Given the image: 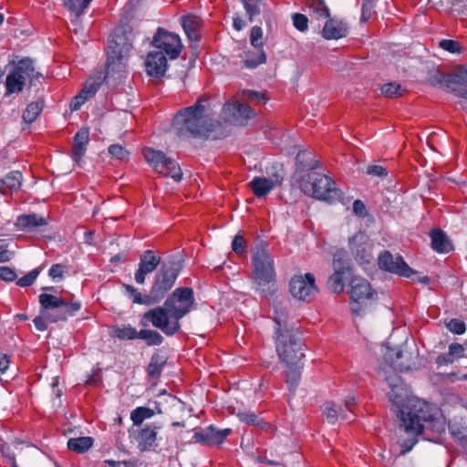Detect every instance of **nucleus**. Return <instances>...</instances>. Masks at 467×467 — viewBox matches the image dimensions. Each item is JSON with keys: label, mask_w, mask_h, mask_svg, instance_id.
<instances>
[{"label": "nucleus", "mask_w": 467, "mask_h": 467, "mask_svg": "<svg viewBox=\"0 0 467 467\" xmlns=\"http://www.w3.org/2000/svg\"><path fill=\"white\" fill-rule=\"evenodd\" d=\"M391 390L388 393L391 403L399 408L400 430L408 434L409 438L400 441L401 452L412 449L418 441L417 437L435 441L445 431L444 422L432 413L431 405L416 397H406V391L399 377L387 379Z\"/></svg>", "instance_id": "1"}, {"label": "nucleus", "mask_w": 467, "mask_h": 467, "mask_svg": "<svg viewBox=\"0 0 467 467\" xmlns=\"http://www.w3.org/2000/svg\"><path fill=\"white\" fill-rule=\"evenodd\" d=\"M194 303V294L191 287H178L166 298L163 306L146 311L140 324L148 327L150 323L167 336H173L181 329L180 319L190 313Z\"/></svg>", "instance_id": "2"}, {"label": "nucleus", "mask_w": 467, "mask_h": 467, "mask_svg": "<svg viewBox=\"0 0 467 467\" xmlns=\"http://www.w3.org/2000/svg\"><path fill=\"white\" fill-rule=\"evenodd\" d=\"M210 110L207 94L201 96L193 105L178 110L172 119L176 134L182 138H207L215 130Z\"/></svg>", "instance_id": "3"}, {"label": "nucleus", "mask_w": 467, "mask_h": 467, "mask_svg": "<svg viewBox=\"0 0 467 467\" xmlns=\"http://www.w3.org/2000/svg\"><path fill=\"white\" fill-rule=\"evenodd\" d=\"M251 264L250 279L255 291L265 297L273 296L277 290L273 256L265 246L259 245L252 251Z\"/></svg>", "instance_id": "4"}, {"label": "nucleus", "mask_w": 467, "mask_h": 467, "mask_svg": "<svg viewBox=\"0 0 467 467\" xmlns=\"http://www.w3.org/2000/svg\"><path fill=\"white\" fill-rule=\"evenodd\" d=\"M133 39L134 34L130 26L125 25L115 29L106 48L105 78L114 77L116 74L122 76L126 68L127 57L132 48Z\"/></svg>", "instance_id": "5"}, {"label": "nucleus", "mask_w": 467, "mask_h": 467, "mask_svg": "<svg viewBox=\"0 0 467 467\" xmlns=\"http://www.w3.org/2000/svg\"><path fill=\"white\" fill-rule=\"evenodd\" d=\"M275 350L279 359L286 365H297L305 357L304 343L292 328L275 319Z\"/></svg>", "instance_id": "6"}, {"label": "nucleus", "mask_w": 467, "mask_h": 467, "mask_svg": "<svg viewBox=\"0 0 467 467\" xmlns=\"http://www.w3.org/2000/svg\"><path fill=\"white\" fill-rule=\"evenodd\" d=\"M298 185L306 195L334 202L341 197L340 190L336 187V182L328 176L311 171L300 177Z\"/></svg>", "instance_id": "7"}, {"label": "nucleus", "mask_w": 467, "mask_h": 467, "mask_svg": "<svg viewBox=\"0 0 467 467\" xmlns=\"http://www.w3.org/2000/svg\"><path fill=\"white\" fill-rule=\"evenodd\" d=\"M38 299L41 314L47 316L51 323L66 321L68 317L74 316L81 307L78 301L73 300V296L68 298L43 293L39 295Z\"/></svg>", "instance_id": "8"}, {"label": "nucleus", "mask_w": 467, "mask_h": 467, "mask_svg": "<svg viewBox=\"0 0 467 467\" xmlns=\"http://www.w3.org/2000/svg\"><path fill=\"white\" fill-rule=\"evenodd\" d=\"M348 285L351 314L356 317L365 315L371 303L377 299V291L366 278L358 275L351 276Z\"/></svg>", "instance_id": "9"}, {"label": "nucleus", "mask_w": 467, "mask_h": 467, "mask_svg": "<svg viewBox=\"0 0 467 467\" xmlns=\"http://www.w3.org/2000/svg\"><path fill=\"white\" fill-rule=\"evenodd\" d=\"M180 273V266L176 263L162 264L161 269L154 276L149 292V297L153 304L161 301L167 293L173 287Z\"/></svg>", "instance_id": "10"}, {"label": "nucleus", "mask_w": 467, "mask_h": 467, "mask_svg": "<svg viewBox=\"0 0 467 467\" xmlns=\"http://www.w3.org/2000/svg\"><path fill=\"white\" fill-rule=\"evenodd\" d=\"M142 155L145 161L155 171L165 176L171 177L179 182L182 180V171L175 160L169 158L161 150H156L150 147L142 149Z\"/></svg>", "instance_id": "11"}, {"label": "nucleus", "mask_w": 467, "mask_h": 467, "mask_svg": "<svg viewBox=\"0 0 467 467\" xmlns=\"http://www.w3.org/2000/svg\"><path fill=\"white\" fill-rule=\"evenodd\" d=\"M151 46L162 52L170 59H176L182 51V44L177 34L170 32L162 27H158Z\"/></svg>", "instance_id": "12"}, {"label": "nucleus", "mask_w": 467, "mask_h": 467, "mask_svg": "<svg viewBox=\"0 0 467 467\" xmlns=\"http://www.w3.org/2000/svg\"><path fill=\"white\" fill-rule=\"evenodd\" d=\"M332 267L334 273L328 278V286L334 293L341 294L345 289V281L353 276L352 267L340 253L334 254Z\"/></svg>", "instance_id": "13"}, {"label": "nucleus", "mask_w": 467, "mask_h": 467, "mask_svg": "<svg viewBox=\"0 0 467 467\" xmlns=\"http://www.w3.org/2000/svg\"><path fill=\"white\" fill-rule=\"evenodd\" d=\"M290 292L294 297L303 301H311L318 293L314 275H294L289 283Z\"/></svg>", "instance_id": "14"}, {"label": "nucleus", "mask_w": 467, "mask_h": 467, "mask_svg": "<svg viewBox=\"0 0 467 467\" xmlns=\"http://www.w3.org/2000/svg\"><path fill=\"white\" fill-rule=\"evenodd\" d=\"M379 267L389 273L399 275L403 277L411 278L417 274L415 270L410 268L401 256L395 259L389 251H383L378 258Z\"/></svg>", "instance_id": "15"}, {"label": "nucleus", "mask_w": 467, "mask_h": 467, "mask_svg": "<svg viewBox=\"0 0 467 467\" xmlns=\"http://www.w3.org/2000/svg\"><path fill=\"white\" fill-rule=\"evenodd\" d=\"M232 430L227 428L217 430L213 425L195 431L192 440L196 443L209 447H220L228 436L232 434Z\"/></svg>", "instance_id": "16"}, {"label": "nucleus", "mask_w": 467, "mask_h": 467, "mask_svg": "<svg viewBox=\"0 0 467 467\" xmlns=\"http://www.w3.org/2000/svg\"><path fill=\"white\" fill-rule=\"evenodd\" d=\"M349 250L360 265L369 264L372 259V244L365 232H358L349 239Z\"/></svg>", "instance_id": "17"}, {"label": "nucleus", "mask_w": 467, "mask_h": 467, "mask_svg": "<svg viewBox=\"0 0 467 467\" xmlns=\"http://www.w3.org/2000/svg\"><path fill=\"white\" fill-rule=\"evenodd\" d=\"M161 261L158 252L146 250L140 257L139 268L135 273V281L138 284H144L146 275L156 270Z\"/></svg>", "instance_id": "18"}, {"label": "nucleus", "mask_w": 467, "mask_h": 467, "mask_svg": "<svg viewBox=\"0 0 467 467\" xmlns=\"http://www.w3.org/2000/svg\"><path fill=\"white\" fill-rule=\"evenodd\" d=\"M250 43L259 51L257 58H247L244 60V65L248 68H254L257 66L264 64L266 61V55L263 50V30L260 26H254L250 31Z\"/></svg>", "instance_id": "19"}, {"label": "nucleus", "mask_w": 467, "mask_h": 467, "mask_svg": "<svg viewBox=\"0 0 467 467\" xmlns=\"http://www.w3.org/2000/svg\"><path fill=\"white\" fill-rule=\"evenodd\" d=\"M348 24L336 17H327L323 29L321 31L322 36L327 40H337L346 37L348 34Z\"/></svg>", "instance_id": "20"}, {"label": "nucleus", "mask_w": 467, "mask_h": 467, "mask_svg": "<svg viewBox=\"0 0 467 467\" xmlns=\"http://www.w3.org/2000/svg\"><path fill=\"white\" fill-rule=\"evenodd\" d=\"M283 177L275 175L274 178L254 177L248 184L254 195L257 198H262L268 194L275 186L282 183Z\"/></svg>", "instance_id": "21"}, {"label": "nucleus", "mask_w": 467, "mask_h": 467, "mask_svg": "<svg viewBox=\"0 0 467 467\" xmlns=\"http://www.w3.org/2000/svg\"><path fill=\"white\" fill-rule=\"evenodd\" d=\"M166 56L161 51H150L145 60L146 72L150 77H162L167 70Z\"/></svg>", "instance_id": "22"}, {"label": "nucleus", "mask_w": 467, "mask_h": 467, "mask_svg": "<svg viewBox=\"0 0 467 467\" xmlns=\"http://www.w3.org/2000/svg\"><path fill=\"white\" fill-rule=\"evenodd\" d=\"M160 428L153 422L144 425L138 431L135 440L140 451H149L155 444Z\"/></svg>", "instance_id": "23"}, {"label": "nucleus", "mask_w": 467, "mask_h": 467, "mask_svg": "<svg viewBox=\"0 0 467 467\" xmlns=\"http://www.w3.org/2000/svg\"><path fill=\"white\" fill-rule=\"evenodd\" d=\"M46 225H47V220L36 213L20 214L15 223L17 230L25 232H33Z\"/></svg>", "instance_id": "24"}, {"label": "nucleus", "mask_w": 467, "mask_h": 467, "mask_svg": "<svg viewBox=\"0 0 467 467\" xmlns=\"http://www.w3.org/2000/svg\"><path fill=\"white\" fill-rule=\"evenodd\" d=\"M431 246L439 254H448L453 250V244L448 235L440 228L430 232Z\"/></svg>", "instance_id": "25"}, {"label": "nucleus", "mask_w": 467, "mask_h": 467, "mask_svg": "<svg viewBox=\"0 0 467 467\" xmlns=\"http://www.w3.org/2000/svg\"><path fill=\"white\" fill-rule=\"evenodd\" d=\"M240 421L245 423L248 426L256 427L266 433H274L276 428L268 420H265L264 418L260 417L256 413L253 411H243L237 414Z\"/></svg>", "instance_id": "26"}, {"label": "nucleus", "mask_w": 467, "mask_h": 467, "mask_svg": "<svg viewBox=\"0 0 467 467\" xmlns=\"http://www.w3.org/2000/svg\"><path fill=\"white\" fill-rule=\"evenodd\" d=\"M88 142L89 130L88 128H81L73 138L71 157L74 161L79 162L81 161Z\"/></svg>", "instance_id": "27"}, {"label": "nucleus", "mask_w": 467, "mask_h": 467, "mask_svg": "<svg viewBox=\"0 0 467 467\" xmlns=\"http://www.w3.org/2000/svg\"><path fill=\"white\" fill-rule=\"evenodd\" d=\"M23 175L20 171H13L0 179V193L3 195H11L18 192L21 188Z\"/></svg>", "instance_id": "28"}, {"label": "nucleus", "mask_w": 467, "mask_h": 467, "mask_svg": "<svg viewBox=\"0 0 467 467\" xmlns=\"http://www.w3.org/2000/svg\"><path fill=\"white\" fill-rule=\"evenodd\" d=\"M296 172L310 171L319 166L316 154L309 150H299L296 156Z\"/></svg>", "instance_id": "29"}, {"label": "nucleus", "mask_w": 467, "mask_h": 467, "mask_svg": "<svg viewBox=\"0 0 467 467\" xmlns=\"http://www.w3.org/2000/svg\"><path fill=\"white\" fill-rule=\"evenodd\" d=\"M182 27L191 42H198L201 39L200 29L201 19L193 15H187L182 17Z\"/></svg>", "instance_id": "30"}, {"label": "nucleus", "mask_w": 467, "mask_h": 467, "mask_svg": "<svg viewBox=\"0 0 467 467\" xmlns=\"http://www.w3.org/2000/svg\"><path fill=\"white\" fill-rule=\"evenodd\" d=\"M167 362V358L160 353H154L147 367V374L150 378L159 379Z\"/></svg>", "instance_id": "31"}, {"label": "nucleus", "mask_w": 467, "mask_h": 467, "mask_svg": "<svg viewBox=\"0 0 467 467\" xmlns=\"http://www.w3.org/2000/svg\"><path fill=\"white\" fill-rule=\"evenodd\" d=\"M110 335L119 340L138 339V331L130 325H116L111 327Z\"/></svg>", "instance_id": "32"}, {"label": "nucleus", "mask_w": 467, "mask_h": 467, "mask_svg": "<svg viewBox=\"0 0 467 467\" xmlns=\"http://www.w3.org/2000/svg\"><path fill=\"white\" fill-rule=\"evenodd\" d=\"M11 72L23 78L26 81V78L29 79L31 76H34L33 61L28 57L22 58L15 65Z\"/></svg>", "instance_id": "33"}, {"label": "nucleus", "mask_w": 467, "mask_h": 467, "mask_svg": "<svg viewBox=\"0 0 467 467\" xmlns=\"http://www.w3.org/2000/svg\"><path fill=\"white\" fill-rule=\"evenodd\" d=\"M92 444L93 440L90 437L71 438L67 441V448L74 452L84 453Z\"/></svg>", "instance_id": "34"}, {"label": "nucleus", "mask_w": 467, "mask_h": 467, "mask_svg": "<svg viewBox=\"0 0 467 467\" xmlns=\"http://www.w3.org/2000/svg\"><path fill=\"white\" fill-rule=\"evenodd\" d=\"M154 415V410L148 407H137L130 412V420L134 426L140 427L144 420L150 419Z\"/></svg>", "instance_id": "35"}, {"label": "nucleus", "mask_w": 467, "mask_h": 467, "mask_svg": "<svg viewBox=\"0 0 467 467\" xmlns=\"http://www.w3.org/2000/svg\"><path fill=\"white\" fill-rule=\"evenodd\" d=\"M26 81L23 78L17 77L10 72L5 79L6 94L19 93L23 90Z\"/></svg>", "instance_id": "36"}, {"label": "nucleus", "mask_w": 467, "mask_h": 467, "mask_svg": "<svg viewBox=\"0 0 467 467\" xmlns=\"http://www.w3.org/2000/svg\"><path fill=\"white\" fill-rule=\"evenodd\" d=\"M44 102L35 101L27 105L23 112V119L26 123H32L36 119L43 109Z\"/></svg>", "instance_id": "37"}, {"label": "nucleus", "mask_w": 467, "mask_h": 467, "mask_svg": "<svg viewBox=\"0 0 467 467\" xmlns=\"http://www.w3.org/2000/svg\"><path fill=\"white\" fill-rule=\"evenodd\" d=\"M138 339H143L148 346H159L163 342V337L156 330L141 329L138 331Z\"/></svg>", "instance_id": "38"}, {"label": "nucleus", "mask_w": 467, "mask_h": 467, "mask_svg": "<svg viewBox=\"0 0 467 467\" xmlns=\"http://www.w3.org/2000/svg\"><path fill=\"white\" fill-rule=\"evenodd\" d=\"M447 87L451 85H464L467 86V65L462 66L446 78Z\"/></svg>", "instance_id": "39"}, {"label": "nucleus", "mask_w": 467, "mask_h": 467, "mask_svg": "<svg viewBox=\"0 0 467 467\" xmlns=\"http://www.w3.org/2000/svg\"><path fill=\"white\" fill-rule=\"evenodd\" d=\"M323 414L327 418V420L334 423L337 420V419L340 417L342 420H346V415L342 412V409H337L336 404L333 402H327L324 405L323 408Z\"/></svg>", "instance_id": "40"}, {"label": "nucleus", "mask_w": 467, "mask_h": 467, "mask_svg": "<svg viewBox=\"0 0 467 467\" xmlns=\"http://www.w3.org/2000/svg\"><path fill=\"white\" fill-rule=\"evenodd\" d=\"M123 287L125 288L126 292L128 293L129 296L131 298L134 304L147 306L154 305L151 299L149 297V294L142 296L135 287H133L130 285L124 284Z\"/></svg>", "instance_id": "41"}, {"label": "nucleus", "mask_w": 467, "mask_h": 467, "mask_svg": "<svg viewBox=\"0 0 467 467\" xmlns=\"http://www.w3.org/2000/svg\"><path fill=\"white\" fill-rule=\"evenodd\" d=\"M306 5L319 18H327L330 16L329 9L324 0H307Z\"/></svg>", "instance_id": "42"}, {"label": "nucleus", "mask_w": 467, "mask_h": 467, "mask_svg": "<svg viewBox=\"0 0 467 467\" xmlns=\"http://www.w3.org/2000/svg\"><path fill=\"white\" fill-rule=\"evenodd\" d=\"M381 92L386 98L394 99L404 96L407 93V90L400 84L387 83L382 86Z\"/></svg>", "instance_id": "43"}, {"label": "nucleus", "mask_w": 467, "mask_h": 467, "mask_svg": "<svg viewBox=\"0 0 467 467\" xmlns=\"http://www.w3.org/2000/svg\"><path fill=\"white\" fill-rule=\"evenodd\" d=\"M234 114L244 119H250L255 116V111L246 103L235 102L232 104Z\"/></svg>", "instance_id": "44"}, {"label": "nucleus", "mask_w": 467, "mask_h": 467, "mask_svg": "<svg viewBox=\"0 0 467 467\" xmlns=\"http://www.w3.org/2000/svg\"><path fill=\"white\" fill-rule=\"evenodd\" d=\"M262 0H243L244 10L248 15L249 21L252 22L254 17L261 13L260 4Z\"/></svg>", "instance_id": "45"}, {"label": "nucleus", "mask_w": 467, "mask_h": 467, "mask_svg": "<svg viewBox=\"0 0 467 467\" xmlns=\"http://www.w3.org/2000/svg\"><path fill=\"white\" fill-rule=\"evenodd\" d=\"M288 369L285 372V382L289 386L290 389L296 387L301 372L299 368L296 365H287Z\"/></svg>", "instance_id": "46"}, {"label": "nucleus", "mask_w": 467, "mask_h": 467, "mask_svg": "<svg viewBox=\"0 0 467 467\" xmlns=\"http://www.w3.org/2000/svg\"><path fill=\"white\" fill-rule=\"evenodd\" d=\"M232 250L238 256H245L247 254V242L244 237L241 234H237L234 236L232 242Z\"/></svg>", "instance_id": "47"}, {"label": "nucleus", "mask_w": 467, "mask_h": 467, "mask_svg": "<svg viewBox=\"0 0 467 467\" xmlns=\"http://www.w3.org/2000/svg\"><path fill=\"white\" fill-rule=\"evenodd\" d=\"M244 95L245 96L246 99L249 102L257 105H264L268 100V98L265 93L257 92L254 90L244 91Z\"/></svg>", "instance_id": "48"}, {"label": "nucleus", "mask_w": 467, "mask_h": 467, "mask_svg": "<svg viewBox=\"0 0 467 467\" xmlns=\"http://www.w3.org/2000/svg\"><path fill=\"white\" fill-rule=\"evenodd\" d=\"M63 5L76 16H80L85 11L82 0H63Z\"/></svg>", "instance_id": "49"}, {"label": "nucleus", "mask_w": 467, "mask_h": 467, "mask_svg": "<svg viewBox=\"0 0 467 467\" xmlns=\"http://www.w3.org/2000/svg\"><path fill=\"white\" fill-rule=\"evenodd\" d=\"M41 271V267L36 268L32 271H30L28 274L25 275L21 278H19L16 281V285L21 287H26L33 285L35 280L36 279L37 275H39Z\"/></svg>", "instance_id": "50"}, {"label": "nucleus", "mask_w": 467, "mask_h": 467, "mask_svg": "<svg viewBox=\"0 0 467 467\" xmlns=\"http://www.w3.org/2000/svg\"><path fill=\"white\" fill-rule=\"evenodd\" d=\"M109 152L121 161L129 160V151L119 144H112L109 147Z\"/></svg>", "instance_id": "51"}, {"label": "nucleus", "mask_w": 467, "mask_h": 467, "mask_svg": "<svg viewBox=\"0 0 467 467\" xmlns=\"http://www.w3.org/2000/svg\"><path fill=\"white\" fill-rule=\"evenodd\" d=\"M68 267L63 264H55L53 265L49 271L48 275L53 280H62L66 273H67Z\"/></svg>", "instance_id": "52"}, {"label": "nucleus", "mask_w": 467, "mask_h": 467, "mask_svg": "<svg viewBox=\"0 0 467 467\" xmlns=\"http://www.w3.org/2000/svg\"><path fill=\"white\" fill-rule=\"evenodd\" d=\"M294 26L300 32H306L308 29V18L306 16L296 13L292 16Z\"/></svg>", "instance_id": "53"}, {"label": "nucleus", "mask_w": 467, "mask_h": 467, "mask_svg": "<svg viewBox=\"0 0 467 467\" xmlns=\"http://www.w3.org/2000/svg\"><path fill=\"white\" fill-rule=\"evenodd\" d=\"M374 5L373 0H364L361 10V17L360 21L362 23H367L369 21L374 14Z\"/></svg>", "instance_id": "54"}, {"label": "nucleus", "mask_w": 467, "mask_h": 467, "mask_svg": "<svg viewBox=\"0 0 467 467\" xmlns=\"http://www.w3.org/2000/svg\"><path fill=\"white\" fill-rule=\"evenodd\" d=\"M448 329L457 335H462L466 330V326L462 320H460L458 318H452L448 324H447Z\"/></svg>", "instance_id": "55"}, {"label": "nucleus", "mask_w": 467, "mask_h": 467, "mask_svg": "<svg viewBox=\"0 0 467 467\" xmlns=\"http://www.w3.org/2000/svg\"><path fill=\"white\" fill-rule=\"evenodd\" d=\"M439 47L450 53H460L461 45L458 41L451 39H443L440 42Z\"/></svg>", "instance_id": "56"}, {"label": "nucleus", "mask_w": 467, "mask_h": 467, "mask_svg": "<svg viewBox=\"0 0 467 467\" xmlns=\"http://www.w3.org/2000/svg\"><path fill=\"white\" fill-rule=\"evenodd\" d=\"M367 174L374 177L384 178L389 175V171L386 167L381 165H368L367 167Z\"/></svg>", "instance_id": "57"}, {"label": "nucleus", "mask_w": 467, "mask_h": 467, "mask_svg": "<svg viewBox=\"0 0 467 467\" xmlns=\"http://www.w3.org/2000/svg\"><path fill=\"white\" fill-rule=\"evenodd\" d=\"M16 272L8 266H0V280L12 282L16 278Z\"/></svg>", "instance_id": "58"}, {"label": "nucleus", "mask_w": 467, "mask_h": 467, "mask_svg": "<svg viewBox=\"0 0 467 467\" xmlns=\"http://www.w3.org/2000/svg\"><path fill=\"white\" fill-rule=\"evenodd\" d=\"M449 354L453 360L458 359L464 355V348L458 343H452L449 346Z\"/></svg>", "instance_id": "59"}, {"label": "nucleus", "mask_w": 467, "mask_h": 467, "mask_svg": "<svg viewBox=\"0 0 467 467\" xmlns=\"http://www.w3.org/2000/svg\"><path fill=\"white\" fill-rule=\"evenodd\" d=\"M452 12L467 16V0H456L452 3Z\"/></svg>", "instance_id": "60"}, {"label": "nucleus", "mask_w": 467, "mask_h": 467, "mask_svg": "<svg viewBox=\"0 0 467 467\" xmlns=\"http://www.w3.org/2000/svg\"><path fill=\"white\" fill-rule=\"evenodd\" d=\"M87 100V97L79 93L74 97V99L70 102L69 108L72 111L78 110Z\"/></svg>", "instance_id": "61"}, {"label": "nucleus", "mask_w": 467, "mask_h": 467, "mask_svg": "<svg viewBox=\"0 0 467 467\" xmlns=\"http://www.w3.org/2000/svg\"><path fill=\"white\" fill-rule=\"evenodd\" d=\"M98 88L99 84L92 82L91 84L85 85L80 93L87 97V99H88L96 94Z\"/></svg>", "instance_id": "62"}, {"label": "nucleus", "mask_w": 467, "mask_h": 467, "mask_svg": "<svg viewBox=\"0 0 467 467\" xmlns=\"http://www.w3.org/2000/svg\"><path fill=\"white\" fill-rule=\"evenodd\" d=\"M47 316H38L36 317L33 320L35 327L39 331H45L47 328Z\"/></svg>", "instance_id": "63"}, {"label": "nucleus", "mask_w": 467, "mask_h": 467, "mask_svg": "<svg viewBox=\"0 0 467 467\" xmlns=\"http://www.w3.org/2000/svg\"><path fill=\"white\" fill-rule=\"evenodd\" d=\"M353 212L359 216H365L367 214L366 206L360 200H356L353 202Z\"/></svg>", "instance_id": "64"}]
</instances>
